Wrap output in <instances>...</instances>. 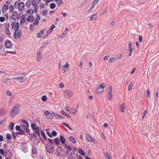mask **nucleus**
<instances>
[{
	"mask_svg": "<svg viewBox=\"0 0 159 159\" xmlns=\"http://www.w3.org/2000/svg\"><path fill=\"white\" fill-rule=\"evenodd\" d=\"M20 110V107L19 105L17 104L15 105L10 110L9 114L10 117L12 118H14L15 116L19 114Z\"/></svg>",
	"mask_w": 159,
	"mask_h": 159,
	"instance_id": "nucleus-1",
	"label": "nucleus"
},
{
	"mask_svg": "<svg viewBox=\"0 0 159 159\" xmlns=\"http://www.w3.org/2000/svg\"><path fill=\"white\" fill-rule=\"evenodd\" d=\"M47 151L49 153H52L55 150L54 146L51 145L47 144L46 146Z\"/></svg>",
	"mask_w": 159,
	"mask_h": 159,
	"instance_id": "nucleus-2",
	"label": "nucleus"
},
{
	"mask_svg": "<svg viewBox=\"0 0 159 159\" xmlns=\"http://www.w3.org/2000/svg\"><path fill=\"white\" fill-rule=\"evenodd\" d=\"M12 80H19L20 83L24 82L27 79V78L25 77H17L11 79Z\"/></svg>",
	"mask_w": 159,
	"mask_h": 159,
	"instance_id": "nucleus-3",
	"label": "nucleus"
},
{
	"mask_svg": "<svg viewBox=\"0 0 159 159\" xmlns=\"http://www.w3.org/2000/svg\"><path fill=\"white\" fill-rule=\"evenodd\" d=\"M64 93L67 98H70L73 95V92L68 90H65L64 91Z\"/></svg>",
	"mask_w": 159,
	"mask_h": 159,
	"instance_id": "nucleus-4",
	"label": "nucleus"
},
{
	"mask_svg": "<svg viewBox=\"0 0 159 159\" xmlns=\"http://www.w3.org/2000/svg\"><path fill=\"white\" fill-rule=\"evenodd\" d=\"M39 21L37 18H35L34 21L33 22V24H30V30H32L34 29V25H37L39 24Z\"/></svg>",
	"mask_w": 159,
	"mask_h": 159,
	"instance_id": "nucleus-5",
	"label": "nucleus"
},
{
	"mask_svg": "<svg viewBox=\"0 0 159 159\" xmlns=\"http://www.w3.org/2000/svg\"><path fill=\"white\" fill-rule=\"evenodd\" d=\"M5 45L7 48H11L13 46L12 43L9 40H7L5 42Z\"/></svg>",
	"mask_w": 159,
	"mask_h": 159,
	"instance_id": "nucleus-6",
	"label": "nucleus"
},
{
	"mask_svg": "<svg viewBox=\"0 0 159 159\" xmlns=\"http://www.w3.org/2000/svg\"><path fill=\"white\" fill-rule=\"evenodd\" d=\"M70 66V65L69 63H66L65 65L63 66V68L62 69L61 71L63 73H65L68 70V68Z\"/></svg>",
	"mask_w": 159,
	"mask_h": 159,
	"instance_id": "nucleus-7",
	"label": "nucleus"
},
{
	"mask_svg": "<svg viewBox=\"0 0 159 159\" xmlns=\"http://www.w3.org/2000/svg\"><path fill=\"white\" fill-rule=\"evenodd\" d=\"M25 5L23 2H20L18 4V9L19 11H22L24 9Z\"/></svg>",
	"mask_w": 159,
	"mask_h": 159,
	"instance_id": "nucleus-8",
	"label": "nucleus"
},
{
	"mask_svg": "<svg viewBox=\"0 0 159 159\" xmlns=\"http://www.w3.org/2000/svg\"><path fill=\"white\" fill-rule=\"evenodd\" d=\"M21 126L24 130L27 133H29L30 132V130L29 129V127H30L29 125L28 126V125H21Z\"/></svg>",
	"mask_w": 159,
	"mask_h": 159,
	"instance_id": "nucleus-9",
	"label": "nucleus"
},
{
	"mask_svg": "<svg viewBox=\"0 0 159 159\" xmlns=\"http://www.w3.org/2000/svg\"><path fill=\"white\" fill-rule=\"evenodd\" d=\"M128 44H129L128 48H129V54L128 56H130L131 55L132 53L133 50V48L132 47L131 43L130 41H129L128 42Z\"/></svg>",
	"mask_w": 159,
	"mask_h": 159,
	"instance_id": "nucleus-10",
	"label": "nucleus"
},
{
	"mask_svg": "<svg viewBox=\"0 0 159 159\" xmlns=\"http://www.w3.org/2000/svg\"><path fill=\"white\" fill-rule=\"evenodd\" d=\"M12 154V152L11 151L9 150H7L5 152L4 156L6 157V158L8 157L9 158L11 156Z\"/></svg>",
	"mask_w": 159,
	"mask_h": 159,
	"instance_id": "nucleus-11",
	"label": "nucleus"
},
{
	"mask_svg": "<svg viewBox=\"0 0 159 159\" xmlns=\"http://www.w3.org/2000/svg\"><path fill=\"white\" fill-rule=\"evenodd\" d=\"M35 18L34 17L33 15H30L27 17L26 20L30 22H32L34 20H35Z\"/></svg>",
	"mask_w": 159,
	"mask_h": 159,
	"instance_id": "nucleus-12",
	"label": "nucleus"
},
{
	"mask_svg": "<svg viewBox=\"0 0 159 159\" xmlns=\"http://www.w3.org/2000/svg\"><path fill=\"white\" fill-rule=\"evenodd\" d=\"M86 139L90 143L92 142L94 140V138L92 137L89 134H87L86 135Z\"/></svg>",
	"mask_w": 159,
	"mask_h": 159,
	"instance_id": "nucleus-13",
	"label": "nucleus"
},
{
	"mask_svg": "<svg viewBox=\"0 0 159 159\" xmlns=\"http://www.w3.org/2000/svg\"><path fill=\"white\" fill-rule=\"evenodd\" d=\"M33 0H28L26 3V6L28 8H30L31 5L33 6Z\"/></svg>",
	"mask_w": 159,
	"mask_h": 159,
	"instance_id": "nucleus-14",
	"label": "nucleus"
},
{
	"mask_svg": "<svg viewBox=\"0 0 159 159\" xmlns=\"http://www.w3.org/2000/svg\"><path fill=\"white\" fill-rule=\"evenodd\" d=\"M8 6L6 4H4L3 5V6L2 7V12L3 13H4L5 11H6L8 9Z\"/></svg>",
	"mask_w": 159,
	"mask_h": 159,
	"instance_id": "nucleus-15",
	"label": "nucleus"
},
{
	"mask_svg": "<svg viewBox=\"0 0 159 159\" xmlns=\"http://www.w3.org/2000/svg\"><path fill=\"white\" fill-rule=\"evenodd\" d=\"M6 112V109L4 108L0 109V117L4 115Z\"/></svg>",
	"mask_w": 159,
	"mask_h": 159,
	"instance_id": "nucleus-16",
	"label": "nucleus"
},
{
	"mask_svg": "<svg viewBox=\"0 0 159 159\" xmlns=\"http://www.w3.org/2000/svg\"><path fill=\"white\" fill-rule=\"evenodd\" d=\"M69 139L70 141L73 143L75 144L76 143V139L72 136H70Z\"/></svg>",
	"mask_w": 159,
	"mask_h": 159,
	"instance_id": "nucleus-17",
	"label": "nucleus"
},
{
	"mask_svg": "<svg viewBox=\"0 0 159 159\" xmlns=\"http://www.w3.org/2000/svg\"><path fill=\"white\" fill-rule=\"evenodd\" d=\"M125 103H122L120 105V111L122 112H125V109H126L125 107Z\"/></svg>",
	"mask_w": 159,
	"mask_h": 159,
	"instance_id": "nucleus-18",
	"label": "nucleus"
},
{
	"mask_svg": "<svg viewBox=\"0 0 159 159\" xmlns=\"http://www.w3.org/2000/svg\"><path fill=\"white\" fill-rule=\"evenodd\" d=\"M26 16V15H23L21 17L20 19V23L21 24H24L25 21V17Z\"/></svg>",
	"mask_w": 159,
	"mask_h": 159,
	"instance_id": "nucleus-19",
	"label": "nucleus"
},
{
	"mask_svg": "<svg viewBox=\"0 0 159 159\" xmlns=\"http://www.w3.org/2000/svg\"><path fill=\"white\" fill-rule=\"evenodd\" d=\"M41 52H38L37 53V61H39L41 60V57L40 55Z\"/></svg>",
	"mask_w": 159,
	"mask_h": 159,
	"instance_id": "nucleus-20",
	"label": "nucleus"
},
{
	"mask_svg": "<svg viewBox=\"0 0 159 159\" xmlns=\"http://www.w3.org/2000/svg\"><path fill=\"white\" fill-rule=\"evenodd\" d=\"M11 27L13 29H16L17 27H19V24L18 22L16 23H13L11 24Z\"/></svg>",
	"mask_w": 159,
	"mask_h": 159,
	"instance_id": "nucleus-21",
	"label": "nucleus"
},
{
	"mask_svg": "<svg viewBox=\"0 0 159 159\" xmlns=\"http://www.w3.org/2000/svg\"><path fill=\"white\" fill-rule=\"evenodd\" d=\"M97 17V15L96 13H94L90 17V20L92 21L96 19Z\"/></svg>",
	"mask_w": 159,
	"mask_h": 159,
	"instance_id": "nucleus-22",
	"label": "nucleus"
},
{
	"mask_svg": "<svg viewBox=\"0 0 159 159\" xmlns=\"http://www.w3.org/2000/svg\"><path fill=\"white\" fill-rule=\"evenodd\" d=\"M60 141L63 144L66 143V140L63 136L61 135L60 137Z\"/></svg>",
	"mask_w": 159,
	"mask_h": 159,
	"instance_id": "nucleus-23",
	"label": "nucleus"
},
{
	"mask_svg": "<svg viewBox=\"0 0 159 159\" xmlns=\"http://www.w3.org/2000/svg\"><path fill=\"white\" fill-rule=\"evenodd\" d=\"M33 7H38V4L40 2V0H33Z\"/></svg>",
	"mask_w": 159,
	"mask_h": 159,
	"instance_id": "nucleus-24",
	"label": "nucleus"
},
{
	"mask_svg": "<svg viewBox=\"0 0 159 159\" xmlns=\"http://www.w3.org/2000/svg\"><path fill=\"white\" fill-rule=\"evenodd\" d=\"M34 12V11L33 10L29 9L26 12V16L28 15L29 14H32Z\"/></svg>",
	"mask_w": 159,
	"mask_h": 159,
	"instance_id": "nucleus-25",
	"label": "nucleus"
},
{
	"mask_svg": "<svg viewBox=\"0 0 159 159\" xmlns=\"http://www.w3.org/2000/svg\"><path fill=\"white\" fill-rule=\"evenodd\" d=\"M17 14V13L16 11L13 12L11 16V19L13 20H16V16Z\"/></svg>",
	"mask_w": 159,
	"mask_h": 159,
	"instance_id": "nucleus-26",
	"label": "nucleus"
},
{
	"mask_svg": "<svg viewBox=\"0 0 159 159\" xmlns=\"http://www.w3.org/2000/svg\"><path fill=\"white\" fill-rule=\"evenodd\" d=\"M19 28V27H17L16 29H15V31L14 33V37L15 39H17V37H16V34H17V32L18 30V29Z\"/></svg>",
	"mask_w": 159,
	"mask_h": 159,
	"instance_id": "nucleus-27",
	"label": "nucleus"
},
{
	"mask_svg": "<svg viewBox=\"0 0 159 159\" xmlns=\"http://www.w3.org/2000/svg\"><path fill=\"white\" fill-rule=\"evenodd\" d=\"M103 89L101 88H99V87L96 88V91L98 93L100 94L102 92Z\"/></svg>",
	"mask_w": 159,
	"mask_h": 159,
	"instance_id": "nucleus-28",
	"label": "nucleus"
},
{
	"mask_svg": "<svg viewBox=\"0 0 159 159\" xmlns=\"http://www.w3.org/2000/svg\"><path fill=\"white\" fill-rule=\"evenodd\" d=\"M34 131H35V133L39 137H40L39 129V127H36L35 130Z\"/></svg>",
	"mask_w": 159,
	"mask_h": 159,
	"instance_id": "nucleus-29",
	"label": "nucleus"
},
{
	"mask_svg": "<svg viewBox=\"0 0 159 159\" xmlns=\"http://www.w3.org/2000/svg\"><path fill=\"white\" fill-rule=\"evenodd\" d=\"M54 142L56 145H58L60 144V143L59 139L57 138H56L54 139Z\"/></svg>",
	"mask_w": 159,
	"mask_h": 159,
	"instance_id": "nucleus-30",
	"label": "nucleus"
},
{
	"mask_svg": "<svg viewBox=\"0 0 159 159\" xmlns=\"http://www.w3.org/2000/svg\"><path fill=\"white\" fill-rule=\"evenodd\" d=\"M116 60H117V59H116V57H115L110 58L109 59V62H111V63H112V62H115Z\"/></svg>",
	"mask_w": 159,
	"mask_h": 159,
	"instance_id": "nucleus-31",
	"label": "nucleus"
},
{
	"mask_svg": "<svg viewBox=\"0 0 159 159\" xmlns=\"http://www.w3.org/2000/svg\"><path fill=\"white\" fill-rule=\"evenodd\" d=\"M61 114L63 115H64L66 116L68 118H70V116L67 114L64 111H61Z\"/></svg>",
	"mask_w": 159,
	"mask_h": 159,
	"instance_id": "nucleus-32",
	"label": "nucleus"
},
{
	"mask_svg": "<svg viewBox=\"0 0 159 159\" xmlns=\"http://www.w3.org/2000/svg\"><path fill=\"white\" fill-rule=\"evenodd\" d=\"M62 148L61 147H58L56 149L57 153L58 156H59L60 154V151L61 150Z\"/></svg>",
	"mask_w": 159,
	"mask_h": 159,
	"instance_id": "nucleus-33",
	"label": "nucleus"
},
{
	"mask_svg": "<svg viewBox=\"0 0 159 159\" xmlns=\"http://www.w3.org/2000/svg\"><path fill=\"white\" fill-rule=\"evenodd\" d=\"M44 33V30H41L38 33L37 35V37L41 38V35L43 34Z\"/></svg>",
	"mask_w": 159,
	"mask_h": 159,
	"instance_id": "nucleus-34",
	"label": "nucleus"
},
{
	"mask_svg": "<svg viewBox=\"0 0 159 159\" xmlns=\"http://www.w3.org/2000/svg\"><path fill=\"white\" fill-rule=\"evenodd\" d=\"M14 125V123L12 122H11L9 125V128L11 130H13Z\"/></svg>",
	"mask_w": 159,
	"mask_h": 159,
	"instance_id": "nucleus-35",
	"label": "nucleus"
},
{
	"mask_svg": "<svg viewBox=\"0 0 159 159\" xmlns=\"http://www.w3.org/2000/svg\"><path fill=\"white\" fill-rule=\"evenodd\" d=\"M78 152L79 153H80V154L83 156H84L85 155L84 152L83 150L81 149H79Z\"/></svg>",
	"mask_w": 159,
	"mask_h": 159,
	"instance_id": "nucleus-36",
	"label": "nucleus"
},
{
	"mask_svg": "<svg viewBox=\"0 0 159 159\" xmlns=\"http://www.w3.org/2000/svg\"><path fill=\"white\" fill-rule=\"evenodd\" d=\"M32 151L33 153H36L37 152V151L36 147L34 146H33L32 147Z\"/></svg>",
	"mask_w": 159,
	"mask_h": 159,
	"instance_id": "nucleus-37",
	"label": "nucleus"
},
{
	"mask_svg": "<svg viewBox=\"0 0 159 159\" xmlns=\"http://www.w3.org/2000/svg\"><path fill=\"white\" fill-rule=\"evenodd\" d=\"M41 134L43 138L44 139H45V140L47 139V138L45 136V132L43 130H42L41 131Z\"/></svg>",
	"mask_w": 159,
	"mask_h": 159,
	"instance_id": "nucleus-38",
	"label": "nucleus"
},
{
	"mask_svg": "<svg viewBox=\"0 0 159 159\" xmlns=\"http://www.w3.org/2000/svg\"><path fill=\"white\" fill-rule=\"evenodd\" d=\"M5 32L7 35L8 36H10L11 35V33L9 30V29H6Z\"/></svg>",
	"mask_w": 159,
	"mask_h": 159,
	"instance_id": "nucleus-39",
	"label": "nucleus"
},
{
	"mask_svg": "<svg viewBox=\"0 0 159 159\" xmlns=\"http://www.w3.org/2000/svg\"><path fill=\"white\" fill-rule=\"evenodd\" d=\"M54 0L57 2V4L58 5H60L61 4L63 3L62 0Z\"/></svg>",
	"mask_w": 159,
	"mask_h": 159,
	"instance_id": "nucleus-40",
	"label": "nucleus"
},
{
	"mask_svg": "<svg viewBox=\"0 0 159 159\" xmlns=\"http://www.w3.org/2000/svg\"><path fill=\"white\" fill-rule=\"evenodd\" d=\"M104 155L107 159H110L111 158L110 157L109 154L107 152H105L104 153Z\"/></svg>",
	"mask_w": 159,
	"mask_h": 159,
	"instance_id": "nucleus-41",
	"label": "nucleus"
},
{
	"mask_svg": "<svg viewBox=\"0 0 159 159\" xmlns=\"http://www.w3.org/2000/svg\"><path fill=\"white\" fill-rule=\"evenodd\" d=\"M48 11L46 9L44 10L42 12V15L43 16H46V15H47L48 13Z\"/></svg>",
	"mask_w": 159,
	"mask_h": 159,
	"instance_id": "nucleus-42",
	"label": "nucleus"
},
{
	"mask_svg": "<svg viewBox=\"0 0 159 159\" xmlns=\"http://www.w3.org/2000/svg\"><path fill=\"white\" fill-rule=\"evenodd\" d=\"M55 7V4L53 3H52L50 4V7L51 9H54Z\"/></svg>",
	"mask_w": 159,
	"mask_h": 159,
	"instance_id": "nucleus-43",
	"label": "nucleus"
},
{
	"mask_svg": "<svg viewBox=\"0 0 159 159\" xmlns=\"http://www.w3.org/2000/svg\"><path fill=\"white\" fill-rule=\"evenodd\" d=\"M66 32L65 31L63 33V34L60 35L58 37L60 38H63L66 35Z\"/></svg>",
	"mask_w": 159,
	"mask_h": 159,
	"instance_id": "nucleus-44",
	"label": "nucleus"
},
{
	"mask_svg": "<svg viewBox=\"0 0 159 159\" xmlns=\"http://www.w3.org/2000/svg\"><path fill=\"white\" fill-rule=\"evenodd\" d=\"M9 11L10 12H13L14 10V8L12 5H11L9 8Z\"/></svg>",
	"mask_w": 159,
	"mask_h": 159,
	"instance_id": "nucleus-45",
	"label": "nucleus"
},
{
	"mask_svg": "<svg viewBox=\"0 0 159 159\" xmlns=\"http://www.w3.org/2000/svg\"><path fill=\"white\" fill-rule=\"evenodd\" d=\"M20 36H21V32L19 31V30H18L17 32V34H16V37H18V38L19 39H20Z\"/></svg>",
	"mask_w": 159,
	"mask_h": 159,
	"instance_id": "nucleus-46",
	"label": "nucleus"
},
{
	"mask_svg": "<svg viewBox=\"0 0 159 159\" xmlns=\"http://www.w3.org/2000/svg\"><path fill=\"white\" fill-rule=\"evenodd\" d=\"M31 127L33 130H35L36 127L34 123L31 124Z\"/></svg>",
	"mask_w": 159,
	"mask_h": 159,
	"instance_id": "nucleus-47",
	"label": "nucleus"
},
{
	"mask_svg": "<svg viewBox=\"0 0 159 159\" xmlns=\"http://www.w3.org/2000/svg\"><path fill=\"white\" fill-rule=\"evenodd\" d=\"M98 87H99V88H101L103 89L105 87V85L104 83H101L100 84V86Z\"/></svg>",
	"mask_w": 159,
	"mask_h": 159,
	"instance_id": "nucleus-48",
	"label": "nucleus"
},
{
	"mask_svg": "<svg viewBox=\"0 0 159 159\" xmlns=\"http://www.w3.org/2000/svg\"><path fill=\"white\" fill-rule=\"evenodd\" d=\"M21 122L23 124H25V125H28V126L29 125V123L26 120H21Z\"/></svg>",
	"mask_w": 159,
	"mask_h": 159,
	"instance_id": "nucleus-49",
	"label": "nucleus"
},
{
	"mask_svg": "<svg viewBox=\"0 0 159 159\" xmlns=\"http://www.w3.org/2000/svg\"><path fill=\"white\" fill-rule=\"evenodd\" d=\"M108 8L107 6L105 8L104 10L102 11V14L103 15V14H105L107 11Z\"/></svg>",
	"mask_w": 159,
	"mask_h": 159,
	"instance_id": "nucleus-50",
	"label": "nucleus"
},
{
	"mask_svg": "<svg viewBox=\"0 0 159 159\" xmlns=\"http://www.w3.org/2000/svg\"><path fill=\"white\" fill-rule=\"evenodd\" d=\"M132 82H130L129 83V85L128 89L129 90H131L132 88V86H133Z\"/></svg>",
	"mask_w": 159,
	"mask_h": 159,
	"instance_id": "nucleus-51",
	"label": "nucleus"
},
{
	"mask_svg": "<svg viewBox=\"0 0 159 159\" xmlns=\"http://www.w3.org/2000/svg\"><path fill=\"white\" fill-rule=\"evenodd\" d=\"M108 98L110 101H111L112 100V93H108Z\"/></svg>",
	"mask_w": 159,
	"mask_h": 159,
	"instance_id": "nucleus-52",
	"label": "nucleus"
},
{
	"mask_svg": "<svg viewBox=\"0 0 159 159\" xmlns=\"http://www.w3.org/2000/svg\"><path fill=\"white\" fill-rule=\"evenodd\" d=\"M42 101L43 102L46 101L47 100V98L46 95H43L42 98Z\"/></svg>",
	"mask_w": 159,
	"mask_h": 159,
	"instance_id": "nucleus-53",
	"label": "nucleus"
},
{
	"mask_svg": "<svg viewBox=\"0 0 159 159\" xmlns=\"http://www.w3.org/2000/svg\"><path fill=\"white\" fill-rule=\"evenodd\" d=\"M6 138L8 140H10L11 139V136L10 134H7L6 136Z\"/></svg>",
	"mask_w": 159,
	"mask_h": 159,
	"instance_id": "nucleus-54",
	"label": "nucleus"
},
{
	"mask_svg": "<svg viewBox=\"0 0 159 159\" xmlns=\"http://www.w3.org/2000/svg\"><path fill=\"white\" fill-rule=\"evenodd\" d=\"M95 5L93 3L91 7H90L89 10L88 11V12H90L92 9L94 8V7L95 6Z\"/></svg>",
	"mask_w": 159,
	"mask_h": 159,
	"instance_id": "nucleus-55",
	"label": "nucleus"
},
{
	"mask_svg": "<svg viewBox=\"0 0 159 159\" xmlns=\"http://www.w3.org/2000/svg\"><path fill=\"white\" fill-rule=\"evenodd\" d=\"M147 113V110H145L144 111V112L143 113V115L142 116V120H143L145 115Z\"/></svg>",
	"mask_w": 159,
	"mask_h": 159,
	"instance_id": "nucleus-56",
	"label": "nucleus"
},
{
	"mask_svg": "<svg viewBox=\"0 0 159 159\" xmlns=\"http://www.w3.org/2000/svg\"><path fill=\"white\" fill-rule=\"evenodd\" d=\"M57 132L54 130H53L52 132V135L53 136H56L57 135Z\"/></svg>",
	"mask_w": 159,
	"mask_h": 159,
	"instance_id": "nucleus-57",
	"label": "nucleus"
},
{
	"mask_svg": "<svg viewBox=\"0 0 159 159\" xmlns=\"http://www.w3.org/2000/svg\"><path fill=\"white\" fill-rule=\"evenodd\" d=\"M19 131L20 134L25 135V132L23 130L21 129Z\"/></svg>",
	"mask_w": 159,
	"mask_h": 159,
	"instance_id": "nucleus-58",
	"label": "nucleus"
},
{
	"mask_svg": "<svg viewBox=\"0 0 159 159\" xmlns=\"http://www.w3.org/2000/svg\"><path fill=\"white\" fill-rule=\"evenodd\" d=\"M158 91H157L155 94V99L157 100L158 98Z\"/></svg>",
	"mask_w": 159,
	"mask_h": 159,
	"instance_id": "nucleus-59",
	"label": "nucleus"
},
{
	"mask_svg": "<svg viewBox=\"0 0 159 159\" xmlns=\"http://www.w3.org/2000/svg\"><path fill=\"white\" fill-rule=\"evenodd\" d=\"M34 9V12L35 13H37L38 12V7H33Z\"/></svg>",
	"mask_w": 159,
	"mask_h": 159,
	"instance_id": "nucleus-60",
	"label": "nucleus"
},
{
	"mask_svg": "<svg viewBox=\"0 0 159 159\" xmlns=\"http://www.w3.org/2000/svg\"><path fill=\"white\" fill-rule=\"evenodd\" d=\"M112 86L111 85H109V86L108 93H112Z\"/></svg>",
	"mask_w": 159,
	"mask_h": 159,
	"instance_id": "nucleus-61",
	"label": "nucleus"
},
{
	"mask_svg": "<svg viewBox=\"0 0 159 159\" xmlns=\"http://www.w3.org/2000/svg\"><path fill=\"white\" fill-rule=\"evenodd\" d=\"M4 25L6 29H9L10 27V25L9 24L6 23Z\"/></svg>",
	"mask_w": 159,
	"mask_h": 159,
	"instance_id": "nucleus-62",
	"label": "nucleus"
},
{
	"mask_svg": "<svg viewBox=\"0 0 159 159\" xmlns=\"http://www.w3.org/2000/svg\"><path fill=\"white\" fill-rule=\"evenodd\" d=\"M66 148L67 149L68 151H69L70 152L72 150V148L69 145H68L67 146Z\"/></svg>",
	"mask_w": 159,
	"mask_h": 159,
	"instance_id": "nucleus-63",
	"label": "nucleus"
},
{
	"mask_svg": "<svg viewBox=\"0 0 159 159\" xmlns=\"http://www.w3.org/2000/svg\"><path fill=\"white\" fill-rule=\"evenodd\" d=\"M17 131H19L20 130L21 128L20 126L19 125H16L15 127Z\"/></svg>",
	"mask_w": 159,
	"mask_h": 159,
	"instance_id": "nucleus-64",
	"label": "nucleus"
}]
</instances>
